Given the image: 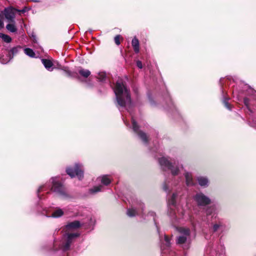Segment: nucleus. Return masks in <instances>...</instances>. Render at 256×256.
<instances>
[{"label": "nucleus", "mask_w": 256, "mask_h": 256, "mask_svg": "<svg viewBox=\"0 0 256 256\" xmlns=\"http://www.w3.org/2000/svg\"><path fill=\"white\" fill-rule=\"evenodd\" d=\"M114 90L118 104L129 111L132 107L130 92L122 80L117 81Z\"/></svg>", "instance_id": "f257e3e1"}, {"label": "nucleus", "mask_w": 256, "mask_h": 256, "mask_svg": "<svg viewBox=\"0 0 256 256\" xmlns=\"http://www.w3.org/2000/svg\"><path fill=\"white\" fill-rule=\"evenodd\" d=\"M158 162L163 170H170L173 176L178 175L180 170L183 168L182 164H180L178 161H174L172 163L165 157L159 158Z\"/></svg>", "instance_id": "f03ea898"}, {"label": "nucleus", "mask_w": 256, "mask_h": 256, "mask_svg": "<svg viewBox=\"0 0 256 256\" xmlns=\"http://www.w3.org/2000/svg\"><path fill=\"white\" fill-rule=\"evenodd\" d=\"M178 231L180 234H183V235L180 236L178 238V244H184L182 246L184 249L188 248L190 244V242L189 240H188L190 234V230L186 228H180Z\"/></svg>", "instance_id": "7ed1b4c3"}, {"label": "nucleus", "mask_w": 256, "mask_h": 256, "mask_svg": "<svg viewBox=\"0 0 256 256\" xmlns=\"http://www.w3.org/2000/svg\"><path fill=\"white\" fill-rule=\"evenodd\" d=\"M52 186L51 190L56 192L58 194L61 196H66V193L65 189L61 183L59 182L58 178H52L50 179Z\"/></svg>", "instance_id": "20e7f679"}, {"label": "nucleus", "mask_w": 256, "mask_h": 256, "mask_svg": "<svg viewBox=\"0 0 256 256\" xmlns=\"http://www.w3.org/2000/svg\"><path fill=\"white\" fill-rule=\"evenodd\" d=\"M194 200L198 206H204L211 203L209 197L202 192H198L194 196Z\"/></svg>", "instance_id": "39448f33"}, {"label": "nucleus", "mask_w": 256, "mask_h": 256, "mask_svg": "<svg viewBox=\"0 0 256 256\" xmlns=\"http://www.w3.org/2000/svg\"><path fill=\"white\" fill-rule=\"evenodd\" d=\"M68 174L72 178L76 176L78 179H82L84 176V172L82 169V166L76 164L74 168H68L66 170Z\"/></svg>", "instance_id": "423d86ee"}, {"label": "nucleus", "mask_w": 256, "mask_h": 256, "mask_svg": "<svg viewBox=\"0 0 256 256\" xmlns=\"http://www.w3.org/2000/svg\"><path fill=\"white\" fill-rule=\"evenodd\" d=\"M78 236V234L77 233L66 234L64 236V242H63V246L62 248V250L66 251L68 250L72 240Z\"/></svg>", "instance_id": "0eeeda50"}, {"label": "nucleus", "mask_w": 256, "mask_h": 256, "mask_svg": "<svg viewBox=\"0 0 256 256\" xmlns=\"http://www.w3.org/2000/svg\"><path fill=\"white\" fill-rule=\"evenodd\" d=\"M16 11L17 10L12 8H6L4 10L5 18L10 22H14Z\"/></svg>", "instance_id": "6e6552de"}, {"label": "nucleus", "mask_w": 256, "mask_h": 256, "mask_svg": "<svg viewBox=\"0 0 256 256\" xmlns=\"http://www.w3.org/2000/svg\"><path fill=\"white\" fill-rule=\"evenodd\" d=\"M132 128L134 130L138 133V134L140 138L144 142H146L148 140V138L146 134L142 132H138V127L137 125V124L135 120L134 119V118L132 116Z\"/></svg>", "instance_id": "1a4fd4ad"}, {"label": "nucleus", "mask_w": 256, "mask_h": 256, "mask_svg": "<svg viewBox=\"0 0 256 256\" xmlns=\"http://www.w3.org/2000/svg\"><path fill=\"white\" fill-rule=\"evenodd\" d=\"M198 184L202 187L206 188L209 185V180L206 176H199L196 178Z\"/></svg>", "instance_id": "9d476101"}, {"label": "nucleus", "mask_w": 256, "mask_h": 256, "mask_svg": "<svg viewBox=\"0 0 256 256\" xmlns=\"http://www.w3.org/2000/svg\"><path fill=\"white\" fill-rule=\"evenodd\" d=\"M97 181L104 186H108L111 182L112 178L109 175H103L98 178Z\"/></svg>", "instance_id": "9b49d317"}, {"label": "nucleus", "mask_w": 256, "mask_h": 256, "mask_svg": "<svg viewBox=\"0 0 256 256\" xmlns=\"http://www.w3.org/2000/svg\"><path fill=\"white\" fill-rule=\"evenodd\" d=\"M80 226V222L78 220L68 224L66 227V231H70L78 228Z\"/></svg>", "instance_id": "f8f14e48"}, {"label": "nucleus", "mask_w": 256, "mask_h": 256, "mask_svg": "<svg viewBox=\"0 0 256 256\" xmlns=\"http://www.w3.org/2000/svg\"><path fill=\"white\" fill-rule=\"evenodd\" d=\"M186 178V182L188 186H192L194 184L192 174L190 172H186L184 174Z\"/></svg>", "instance_id": "ddd939ff"}, {"label": "nucleus", "mask_w": 256, "mask_h": 256, "mask_svg": "<svg viewBox=\"0 0 256 256\" xmlns=\"http://www.w3.org/2000/svg\"><path fill=\"white\" fill-rule=\"evenodd\" d=\"M42 62L47 70L50 72L52 70L53 68H52V66L53 64L50 60L46 59H42Z\"/></svg>", "instance_id": "4468645a"}, {"label": "nucleus", "mask_w": 256, "mask_h": 256, "mask_svg": "<svg viewBox=\"0 0 256 256\" xmlns=\"http://www.w3.org/2000/svg\"><path fill=\"white\" fill-rule=\"evenodd\" d=\"M132 44L134 52L136 53L139 52V41L136 38H134L132 42Z\"/></svg>", "instance_id": "2eb2a0df"}, {"label": "nucleus", "mask_w": 256, "mask_h": 256, "mask_svg": "<svg viewBox=\"0 0 256 256\" xmlns=\"http://www.w3.org/2000/svg\"><path fill=\"white\" fill-rule=\"evenodd\" d=\"M78 72L80 75L84 78H88L91 74L89 70L82 68H80Z\"/></svg>", "instance_id": "dca6fc26"}, {"label": "nucleus", "mask_w": 256, "mask_h": 256, "mask_svg": "<svg viewBox=\"0 0 256 256\" xmlns=\"http://www.w3.org/2000/svg\"><path fill=\"white\" fill-rule=\"evenodd\" d=\"M178 197L177 194H173L172 196H171L170 198L168 200V204L169 206H172L174 208H175L176 204V199Z\"/></svg>", "instance_id": "f3484780"}, {"label": "nucleus", "mask_w": 256, "mask_h": 256, "mask_svg": "<svg viewBox=\"0 0 256 256\" xmlns=\"http://www.w3.org/2000/svg\"><path fill=\"white\" fill-rule=\"evenodd\" d=\"M63 214V210L60 208H58L53 212L52 216L54 218H58L62 216Z\"/></svg>", "instance_id": "a211bd4d"}, {"label": "nucleus", "mask_w": 256, "mask_h": 256, "mask_svg": "<svg viewBox=\"0 0 256 256\" xmlns=\"http://www.w3.org/2000/svg\"><path fill=\"white\" fill-rule=\"evenodd\" d=\"M24 52L30 58H34L35 56V53L31 48H26L24 49Z\"/></svg>", "instance_id": "6ab92c4d"}, {"label": "nucleus", "mask_w": 256, "mask_h": 256, "mask_svg": "<svg viewBox=\"0 0 256 256\" xmlns=\"http://www.w3.org/2000/svg\"><path fill=\"white\" fill-rule=\"evenodd\" d=\"M22 49V48L20 46H17L16 47L13 48L10 50V54H12V56H14L18 53Z\"/></svg>", "instance_id": "aec40b11"}, {"label": "nucleus", "mask_w": 256, "mask_h": 256, "mask_svg": "<svg viewBox=\"0 0 256 256\" xmlns=\"http://www.w3.org/2000/svg\"><path fill=\"white\" fill-rule=\"evenodd\" d=\"M0 38L6 42H10L12 40V38L10 36L2 33H0Z\"/></svg>", "instance_id": "412c9836"}, {"label": "nucleus", "mask_w": 256, "mask_h": 256, "mask_svg": "<svg viewBox=\"0 0 256 256\" xmlns=\"http://www.w3.org/2000/svg\"><path fill=\"white\" fill-rule=\"evenodd\" d=\"M6 28L8 30L14 32L16 31V28L14 24H9L6 25Z\"/></svg>", "instance_id": "4be33fe9"}, {"label": "nucleus", "mask_w": 256, "mask_h": 256, "mask_svg": "<svg viewBox=\"0 0 256 256\" xmlns=\"http://www.w3.org/2000/svg\"><path fill=\"white\" fill-rule=\"evenodd\" d=\"M102 186L101 185L94 186L93 188L90 190V192L92 194H95L96 192H100L102 190Z\"/></svg>", "instance_id": "5701e85b"}, {"label": "nucleus", "mask_w": 256, "mask_h": 256, "mask_svg": "<svg viewBox=\"0 0 256 256\" xmlns=\"http://www.w3.org/2000/svg\"><path fill=\"white\" fill-rule=\"evenodd\" d=\"M137 214V212L134 208H130L127 211V214L130 217L134 216Z\"/></svg>", "instance_id": "b1692460"}, {"label": "nucleus", "mask_w": 256, "mask_h": 256, "mask_svg": "<svg viewBox=\"0 0 256 256\" xmlns=\"http://www.w3.org/2000/svg\"><path fill=\"white\" fill-rule=\"evenodd\" d=\"M106 76V74L105 72H98L96 78L100 81L102 82L105 80Z\"/></svg>", "instance_id": "393cba45"}, {"label": "nucleus", "mask_w": 256, "mask_h": 256, "mask_svg": "<svg viewBox=\"0 0 256 256\" xmlns=\"http://www.w3.org/2000/svg\"><path fill=\"white\" fill-rule=\"evenodd\" d=\"M178 212L180 213L182 215L184 216V218H185L186 219H188L190 218V212L188 211H184L182 210V211L180 212V210H178Z\"/></svg>", "instance_id": "a878e982"}, {"label": "nucleus", "mask_w": 256, "mask_h": 256, "mask_svg": "<svg viewBox=\"0 0 256 256\" xmlns=\"http://www.w3.org/2000/svg\"><path fill=\"white\" fill-rule=\"evenodd\" d=\"M12 57L10 56H6V58H0V62L2 64H5L8 63L11 59Z\"/></svg>", "instance_id": "bb28decb"}, {"label": "nucleus", "mask_w": 256, "mask_h": 256, "mask_svg": "<svg viewBox=\"0 0 256 256\" xmlns=\"http://www.w3.org/2000/svg\"><path fill=\"white\" fill-rule=\"evenodd\" d=\"M170 246V239L166 236H164V244L163 247L169 248Z\"/></svg>", "instance_id": "cd10ccee"}, {"label": "nucleus", "mask_w": 256, "mask_h": 256, "mask_svg": "<svg viewBox=\"0 0 256 256\" xmlns=\"http://www.w3.org/2000/svg\"><path fill=\"white\" fill-rule=\"evenodd\" d=\"M222 226L221 223L215 224L212 226V230L214 232H216L218 230V229Z\"/></svg>", "instance_id": "c85d7f7f"}, {"label": "nucleus", "mask_w": 256, "mask_h": 256, "mask_svg": "<svg viewBox=\"0 0 256 256\" xmlns=\"http://www.w3.org/2000/svg\"><path fill=\"white\" fill-rule=\"evenodd\" d=\"M120 35H117L114 37V42L116 45H119L120 44Z\"/></svg>", "instance_id": "c756f323"}, {"label": "nucleus", "mask_w": 256, "mask_h": 256, "mask_svg": "<svg viewBox=\"0 0 256 256\" xmlns=\"http://www.w3.org/2000/svg\"><path fill=\"white\" fill-rule=\"evenodd\" d=\"M224 104L225 106H226L228 109V110H231V109H230V105H229V104H228V102H227L226 100H224Z\"/></svg>", "instance_id": "7c9ffc66"}, {"label": "nucleus", "mask_w": 256, "mask_h": 256, "mask_svg": "<svg viewBox=\"0 0 256 256\" xmlns=\"http://www.w3.org/2000/svg\"><path fill=\"white\" fill-rule=\"evenodd\" d=\"M136 66L140 68H142V62L140 60H138L136 62Z\"/></svg>", "instance_id": "2f4dec72"}, {"label": "nucleus", "mask_w": 256, "mask_h": 256, "mask_svg": "<svg viewBox=\"0 0 256 256\" xmlns=\"http://www.w3.org/2000/svg\"><path fill=\"white\" fill-rule=\"evenodd\" d=\"M148 215L150 216L152 218V219H153V220H154V216H155V214H154V212H150L148 213Z\"/></svg>", "instance_id": "473e14b6"}, {"label": "nucleus", "mask_w": 256, "mask_h": 256, "mask_svg": "<svg viewBox=\"0 0 256 256\" xmlns=\"http://www.w3.org/2000/svg\"><path fill=\"white\" fill-rule=\"evenodd\" d=\"M248 102H249V101H248V98H245L244 99V104H245L246 106H248Z\"/></svg>", "instance_id": "72a5a7b5"}, {"label": "nucleus", "mask_w": 256, "mask_h": 256, "mask_svg": "<svg viewBox=\"0 0 256 256\" xmlns=\"http://www.w3.org/2000/svg\"><path fill=\"white\" fill-rule=\"evenodd\" d=\"M4 28V23L2 20H0V30Z\"/></svg>", "instance_id": "f704fd0d"}, {"label": "nucleus", "mask_w": 256, "mask_h": 256, "mask_svg": "<svg viewBox=\"0 0 256 256\" xmlns=\"http://www.w3.org/2000/svg\"><path fill=\"white\" fill-rule=\"evenodd\" d=\"M16 12H23V13H24V12H26V10H25V9H23V10H17V11H16Z\"/></svg>", "instance_id": "c9c22d12"}, {"label": "nucleus", "mask_w": 256, "mask_h": 256, "mask_svg": "<svg viewBox=\"0 0 256 256\" xmlns=\"http://www.w3.org/2000/svg\"><path fill=\"white\" fill-rule=\"evenodd\" d=\"M206 214H207V215H208V214H210V212L209 211V210H206Z\"/></svg>", "instance_id": "e433bc0d"}, {"label": "nucleus", "mask_w": 256, "mask_h": 256, "mask_svg": "<svg viewBox=\"0 0 256 256\" xmlns=\"http://www.w3.org/2000/svg\"><path fill=\"white\" fill-rule=\"evenodd\" d=\"M42 186H40L38 190V192H40L42 190Z\"/></svg>", "instance_id": "4c0bfd02"}, {"label": "nucleus", "mask_w": 256, "mask_h": 256, "mask_svg": "<svg viewBox=\"0 0 256 256\" xmlns=\"http://www.w3.org/2000/svg\"><path fill=\"white\" fill-rule=\"evenodd\" d=\"M164 190L166 191L168 190V188L166 187V186L164 185Z\"/></svg>", "instance_id": "58836bf2"}, {"label": "nucleus", "mask_w": 256, "mask_h": 256, "mask_svg": "<svg viewBox=\"0 0 256 256\" xmlns=\"http://www.w3.org/2000/svg\"><path fill=\"white\" fill-rule=\"evenodd\" d=\"M217 256H224V255H223L222 254H218Z\"/></svg>", "instance_id": "ea45409f"}]
</instances>
